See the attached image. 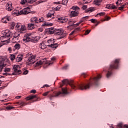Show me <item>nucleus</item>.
<instances>
[{"instance_id":"obj_48","label":"nucleus","mask_w":128,"mask_h":128,"mask_svg":"<svg viewBox=\"0 0 128 128\" xmlns=\"http://www.w3.org/2000/svg\"><path fill=\"white\" fill-rule=\"evenodd\" d=\"M90 20L91 21V22H92V23L96 22V19L92 18Z\"/></svg>"},{"instance_id":"obj_5","label":"nucleus","mask_w":128,"mask_h":128,"mask_svg":"<svg viewBox=\"0 0 128 128\" xmlns=\"http://www.w3.org/2000/svg\"><path fill=\"white\" fill-rule=\"evenodd\" d=\"M47 46H50L52 48H56L58 44H54V39H50L47 41Z\"/></svg>"},{"instance_id":"obj_4","label":"nucleus","mask_w":128,"mask_h":128,"mask_svg":"<svg viewBox=\"0 0 128 128\" xmlns=\"http://www.w3.org/2000/svg\"><path fill=\"white\" fill-rule=\"evenodd\" d=\"M54 34H56V36L61 35V38H64V36H66V32L64 31L62 29H55L54 31Z\"/></svg>"},{"instance_id":"obj_28","label":"nucleus","mask_w":128,"mask_h":128,"mask_svg":"<svg viewBox=\"0 0 128 128\" xmlns=\"http://www.w3.org/2000/svg\"><path fill=\"white\" fill-rule=\"evenodd\" d=\"M14 48L15 50H20V44H19L18 43H16L14 45Z\"/></svg>"},{"instance_id":"obj_38","label":"nucleus","mask_w":128,"mask_h":128,"mask_svg":"<svg viewBox=\"0 0 128 128\" xmlns=\"http://www.w3.org/2000/svg\"><path fill=\"white\" fill-rule=\"evenodd\" d=\"M42 26H52V23L48 24L46 22H45L44 24H42Z\"/></svg>"},{"instance_id":"obj_62","label":"nucleus","mask_w":128,"mask_h":128,"mask_svg":"<svg viewBox=\"0 0 128 128\" xmlns=\"http://www.w3.org/2000/svg\"><path fill=\"white\" fill-rule=\"evenodd\" d=\"M68 66H64V67H63V70H66L68 68Z\"/></svg>"},{"instance_id":"obj_32","label":"nucleus","mask_w":128,"mask_h":128,"mask_svg":"<svg viewBox=\"0 0 128 128\" xmlns=\"http://www.w3.org/2000/svg\"><path fill=\"white\" fill-rule=\"evenodd\" d=\"M54 15V13L48 12L46 14V18H52Z\"/></svg>"},{"instance_id":"obj_58","label":"nucleus","mask_w":128,"mask_h":128,"mask_svg":"<svg viewBox=\"0 0 128 128\" xmlns=\"http://www.w3.org/2000/svg\"><path fill=\"white\" fill-rule=\"evenodd\" d=\"M118 126V128H122V123H120Z\"/></svg>"},{"instance_id":"obj_29","label":"nucleus","mask_w":128,"mask_h":128,"mask_svg":"<svg viewBox=\"0 0 128 128\" xmlns=\"http://www.w3.org/2000/svg\"><path fill=\"white\" fill-rule=\"evenodd\" d=\"M94 10L93 8H90L86 10L85 12H94Z\"/></svg>"},{"instance_id":"obj_22","label":"nucleus","mask_w":128,"mask_h":128,"mask_svg":"<svg viewBox=\"0 0 128 128\" xmlns=\"http://www.w3.org/2000/svg\"><path fill=\"white\" fill-rule=\"evenodd\" d=\"M54 28H50L48 29V32L50 34H54Z\"/></svg>"},{"instance_id":"obj_27","label":"nucleus","mask_w":128,"mask_h":128,"mask_svg":"<svg viewBox=\"0 0 128 128\" xmlns=\"http://www.w3.org/2000/svg\"><path fill=\"white\" fill-rule=\"evenodd\" d=\"M28 30H34V24H28Z\"/></svg>"},{"instance_id":"obj_25","label":"nucleus","mask_w":128,"mask_h":128,"mask_svg":"<svg viewBox=\"0 0 128 128\" xmlns=\"http://www.w3.org/2000/svg\"><path fill=\"white\" fill-rule=\"evenodd\" d=\"M16 62H20V60H22V56L18 55L16 58Z\"/></svg>"},{"instance_id":"obj_20","label":"nucleus","mask_w":128,"mask_h":128,"mask_svg":"<svg viewBox=\"0 0 128 128\" xmlns=\"http://www.w3.org/2000/svg\"><path fill=\"white\" fill-rule=\"evenodd\" d=\"M20 36V32H16L14 34L13 40H18V36Z\"/></svg>"},{"instance_id":"obj_42","label":"nucleus","mask_w":128,"mask_h":128,"mask_svg":"<svg viewBox=\"0 0 128 128\" xmlns=\"http://www.w3.org/2000/svg\"><path fill=\"white\" fill-rule=\"evenodd\" d=\"M32 100H34V98H36V100H38V98L36 96V95H32L30 96Z\"/></svg>"},{"instance_id":"obj_31","label":"nucleus","mask_w":128,"mask_h":128,"mask_svg":"<svg viewBox=\"0 0 128 128\" xmlns=\"http://www.w3.org/2000/svg\"><path fill=\"white\" fill-rule=\"evenodd\" d=\"M88 18H90V16H86L82 18V20H81L79 22H80V24H81V22H84V20H88Z\"/></svg>"},{"instance_id":"obj_18","label":"nucleus","mask_w":128,"mask_h":128,"mask_svg":"<svg viewBox=\"0 0 128 128\" xmlns=\"http://www.w3.org/2000/svg\"><path fill=\"white\" fill-rule=\"evenodd\" d=\"M59 20V22H61V24H64V22H68V18L65 17H60L58 18Z\"/></svg>"},{"instance_id":"obj_61","label":"nucleus","mask_w":128,"mask_h":128,"mask_svg":"<svg viewBox=\"0 0 128 128\" xmlns=\"http://www.w3.org/2000/svg\"><path fill=\"white\" fill-rule=\"evenodd\" d=\"M22 96H17L16 97V100H20Z\"/></svg>"},{"instance_id":"obj_9","label":"nucleus","mask_w":128,"mask_h":128,"mask_svg":"<svg viewBox=\"0 0 128 128\" xmlns=\"http://www.w3.org/2000/svg\"><path fill=\"white\" fill-rule=\"evenodd\" d=\"M78 88L79 90H86L90 89V86L89 84L87 85H84V84H81L78 86Z\"/></svg>"},{"instance_id":"obj_50","label":"nucleus","mask_w":128,"mask_h":128,"mask_svg":"<svg viewBox=\"0 0 128 128\" xmlns=\"http://www.w3.org/2000/svg\"><path fill=\"white\" fill-rule=\"evenodd\" d=\"M30 92L31 94H36V90H30Z\"/></svg>"},{"instance_id":"obj_2","label":"nucleus","mask_w":128,"mask_h":128,"mask_svg":"<svg viewBox=\"0 0 128 128\" xmlns=\"http://www.w3.org/2000/svg\"><path fill=\"white\" fill-rule=\"evenodd\" d=\"M10 62L6 58H0V72L2 71V68L4 66H8V64Z\"/></svg>"},{"instance_id":"obj_7","label":"nucleus","mask_w":128,"mask_h":128,"mask_svg":"<svg viewBox=\"0 0 128 128\" xmlns=\"http://www.w3.org/2000/svg\"><path fill=\"white\" fill-rule=\"evenodd\" d=\"M62 82L64 84H70L72 88H76V85L72 83V80H68V79H64L62 80Z\"/></svg>"},{"instance_id":"obj_19","label":"nucleus","mask_w":128,"mask_h":128,"mask_svg":"<svg viewBox=\"0 0 128 128\" xmlns=\"http://www.w3.org/2000/svg\"><path fill=\"white\" fill-rule=\"evenodd\" d=\"M4 38H6L5 36L0 37V40L2 42H6L5 44H8L10 42V39L2 40H4Z\"/></svg>"},{"instance_id":"obj_55","label":"nucleus","mask_w":128,"mask_h":128,"mask_svg":"<svg viewBox=\"0 0 128 128\" xmlns=\"http://www.w3.org/2000/svg\"><path fill=\"white\" fill-rule=\"evenodd\" d=\"M26 99L27 100H32V97L30 96H28Z\"/></svg>"},{"instance_id":"obj_54","label":"nucleus","mask_w":128,"mask_h":128,"mask_svg":"<svg viewBox=\"0 0 128 128\" xmlns=\"http://www.w3.org/2000/svg\"><path fill=\"white\" fill-rule=\"evenodd\" d=\"M106 8H108V10H110V4L106 5Z\"/></svg>"},{"instance_id":"obj_8","label":"nucleus","mask_w":128,"mask_h":128,"mask_svg":"<svg viewBox=\"0 0 128 128\" xmlns=\"http://www.w3.org/2000/svg\"><path fill=\"white\" fill-rule=\"evenodd\" d=\"M32 34L28 33L26 34L24 36L22 40L24 42H30L32 40Z\"/></svg>"},{"instance_id":"obj_41","label":"nucleus","mask_w":128,"mask_h":128,"mask_svg":"<svg viewBox=\"0 0 128 128\" xmlns=\"http://www.w3.org/2000/svg\"><path fill=\"white\" fill-rule=\"evenodd\" d=\"M116 8H117L116 6L110 4V10H115Z\"/></svg>"},{"instance_id":"obj_37","label":"nucleus","mask_w":128,"mask_h":128,"mask_svg":"<svg viewBox=\"0 0 128 128\" xmlns=\"http://www.w3.org/2000/svg\"><path fill=\"white\" fill-rule=\"evenodd\" d=\"M126 6V4L122 5L121 6L119 7V10H124V6Z\"/></svg>"},{"instance_id":"obj_56","label":"nucleus","mask_w":128,"mask_h":128,"mask_svg":"<svg viewBox=\"0 0 128 128\" xmlns=\"http://www.w3.org/2000/svg\"><path fill=\"white\" fill-rule=\"evenodd\" d=\"M87 8H88V6L86 5L83 6L82 7V10H86Z\"/></svg>"},{"instance_id":"obj_34","label":"nucleus","mask_w":128,"mask_h":128,"mask_svg":"<svg viewBox=\"0 0 128 128\" xmlns=\"http://www.w3.org/2000/svg\"><path fill=\"white\" fill-rule=\"evenodd\" d=\"M44 22V18L41 17L40 18H38V24Z\"/></svg>"},{"instance_id":"obj_44","label":"nucleus","mask_w":128,"mask_h":128,"mask_svg":"<svg viewBox=\"0 0 128 128\" xmlns=\"http://www.w3.org/2000/svg\"><path fill=\"white\" fill-rule=\"evenodd\" d=\"M4 72H10V68H6L4 70Z\"/></svg>"},{"instance_id":"obj_64","label":"nucleus","mask_w":128,"mask_h":128,"mask_svg":"<svg viewBox=\"0 0 128 128\" xmlns=\"http://www.w3.org/2000/svg\"><path fill=\"white\" fill-rule=\"evenodd\" d=\"M124 128H128V125L125 124V125L124 126Z\"/></svg>"},{"instance_id":"obj_40","label":"nucleus","mask_w":128,"mask_h":128,"mask_svg":"<svg viewBox=\"0 0 128 128\" xmlns=\"http://www.w3.org/2000/svg\"><path fill=\"white\" fill-rule=\"evenodd\" d=\"M10 26L12 30H14V26H16V23H14V22H12L10 24Z\"/></svg>"},{"instance_id":"obj_16","label":"nucleus","mask_w":128,"mask_h":128,"mask_svg":"<svg viewBox=\"0 0 128 128\" xmlns=\"http://www.w3.org/2000/svg\"><path fill=\"white\" fill-rule=\"evenodd\" d=\"M10 20H12V18L10 16H6L2 18V22H4V24H6V22H10Z\"/></svg>"},{"instance_id":"obj_35","label":"nucleus","mask_w":128,"mask_h":128,"mask_svg":"<svg viewBox=\"0 0 128 128\" xmlns=\"http://www.w3.org/2000/svg\"><path fill=\"white\" fill-rule=\"evenodd\" d=\"M68 0H62V4H64V6H66V4H68Z\"/></svg>"},{"instance_id":"obj_60","label":"nucleus","mask_w":128,"mask_h":128,"mask_svg":"<svg viewBox=\"0 0 128 128\" xmlns=\"http://www.w3.org/2000/svg\"><path fill=\"white\" fill-rule=\"evenodd\" d=\"M120 2H122V0H118V2H116V4H120Z\"/></svg>"},{"instance_id":"obj_59","label":"nucleus","mask_w":128,"mask_h":128,"mask_svg":"<svg viewBox=\"0 0 128 128\" xmlns=\"http://www.w3.org/2000/svg\"><path fill=\"white\" fill-rule=\"evenodd\" d=\"M2 74L4 76H8V75H10V74H8L7 72H4L2 73Z\"/></svg>"},{"instance_id":"obj_10","label":"nucleus","mask_w":128,"mask_h":128,"mask_svg":"<svg viewBox=\"0 0 128 128\" xmlns=\"http://www.w3.org/2000/svg\"><path fill=\"white\" fill-rule=\"evenodd\" d=\"M30 12V8L26 7L20 10V14H28Z\"/></svg>"},{"instance_id":"obj_26","label":"nucleus","mask_w":128,"mask_h":128,"mask_svg":"<svg viewBox=\"0 0 128 128\" xmlns=\"http://www.w3.org/2000/svg\"><path fill=\"white\" fill-rule=\"evenodd\" d=\"M12 14H16V16H20V10H14Z\"/></svg>"},{"instance_id":"obj_21","label":"nucleus","mask_w":128,"mask_h":128,"mask_svg":"<svg viewBox=\"0 0 128 128\" xmlns=\"http://www.w3.org/2000/svg\"><path fill=\"white\" fill-rule=\"evenodd\" d=\"M40 48L42 50H44V48H46V44L44 41H43L40 43Z\"/></svg>"},{"instance_id":"obj_45","label":"nucleus","mask_w":128,"mask_h":128,"mask_svg":"<svg viewBox=\"0 0 128 128\" xmlns=\"http://www.w3.org/2000/svg\"><path fill=\"white\" fill-rule=\"evenodd\" d=\"M26 2H28V0H21L22 4H24Z\"/></svg>"},{"instance_id":"obj_6","label":"nucleus","mask_w":128,"mask_h":128,"mask_svg":"<svg viewBox=\"0 0 128 128\" xmlns=\"http://www.w3.org/2000/svg\"><path fill=\"white\" fill-rule=\"evenodd\" d=\"M15 28L16 30H20V32H24L26 28V26L22 25V24L20 23H17L16 25Z\"/></svg>"},{"instance_id":"obj_24","label":"nucleus","mask_w":128,"mask_h":128,"mask_svg":"<svg viewBox=\"0 0 128 128\" xmlns=\"http://www.w3.org/2000/svg\"><path fill=\"white\" fill-rule=\"evenodd\" d=\"M102 2V0H94V3L96 6H100V3Z\"/></svg>"},{"instance_id":"obj_11","label":"nucleus","mask_w":128,"mask_h":128,"mask_svg":"<svg viewBox=\"0 0 128 128\" xmlns=\"http://www.w3.org/2000/svg\"><path fill=\"white\" fill-rule=\"evenodd\" d=\"M68 94V90L66 88H62V92H59L57 93L56 94V95L54 96L56 98L58 96H64V94Z\"/></svg>"},{"instance_id":"obj_57","label":"nucleus","mask_w":128,"mask_h":128,"mask_svg":"<svg viewBox=\"0 0 128 128\" xmlns=\"http://www.w3.org/2000/svg\"><path fill=\"white\" fill-rule=\"evenodd\" d=\"M48 92H44V94L43 96H48Z\"/></svg>"},{"instance_id":"obj_49","label":"nucleus","mask_w":128,"mask_h":128,"mask_svg":"<svg viewBox=\"0 0 128 128\" xmlns=\"http://www.w3.org/2000/svg\"><path fill=\"white\" fill-rule=\"evenodd\" d=\"M104 12H100V13L97 14V16H104Z\"/></svg>"},{"instance_id":"obj_14","label":"nucleus","mask_w":128,"mask_h":128,"mask_svg":"<svg viewBox=\"0 0 128 128\" xmlns=\"http://www.w3.org/2000/svg\"><path fill=\"white\" fill-rule=\"evenodd\" d=\"M42 64H46V58L41 60H39L38 62H36L35 66H42Z\"/></svg>"},{"instance_id":"obj_33","label":"nucleus","mask_w":128,"mask_h":128,"mask_svg":"<svg viewBox=\"0 0 128 128\" xmlns=\"http://www.w3.org/2000/svg\"><path fill=\"white\" fill-rule=\"evenodd\" d=\"M100 78H102V76H100V75H98V77L94 78V80L95 82H98Z\"/></svg>"},{"instance_id":"obj_36","label":"nucleus","mask_w":128,"mask_h":128,"mask_svg":"<svg viewBox=\"0 0 128 128\" xmlns=\"http://www.w3.org/2000/svg\"><path fill=\"white\" fill-rule=\"evenodd\" d=\"M10 60H16V56H14V54H11L10 56Z\"/></svg>"},{"instance_id":"obj_52","label":"nucleus","mask_w":128,"mask_h":128,"mask_svg":"<svg viewBox=\"0 0 128 128\" xmlns=\"http://www.w3.org/2000/svg\"><path fill=\"white\" fill-rule=\"evenodd\" d=\"M28 74V70H24L23 72V74Z\"/></svg>"},{"instance_id":"obj_15","label":"nucleus","mask_w":128,"mask_h":128,"mask_svg":"<svg viewBox=\"0 0 128 128\" xmlns=\"http://www.w3.org/2000/svg\"><path fill=\"white\" fill-rule=\"evenodd\" d=\"M2 34H4V36H6V38H9L10 36V32L8 30H5L2 31Z\"/></svg>"},{"instance_id":"obj_12","label":"nucleus","mask_w":128,"mask_h":128,"mask_svg":"<svg viewBox=\"0 0 128 128\" xmlns=\"http://www.w3.org/2000/svg\"><path fill=\"white\" fill-rule=\"evenodd\" d=\"M20 68V66L18 65H14L13 67V70L15 74H20V70L18 69Z\"/></svg>"},{"instance_id":"obj_30","label":"nucleus","mask_w":128,"mask_h":128,"mask_svg":"<svg viewBox=\"0 0 128 128\" xmlns=\"http://www.w3.org/2000/svg\"><path fill=\"white\" fill-rule=\"evenodd\" d=\"M68 24H69V26H67V28H68L69 26H74V22L72 20H70L68 22Z\"/></svg>"},{"instance_id":"obj_39","label":"nucleus","mask_w":128,"mask_h":128,"mask_svg":"<svg viewBox=\"0 0 128 128\" xmlns=\"http://www.w3.org/2000/svg\"><path fill=\"white\" fill-rule=\"evenodd\" d=\"M27 2L28 4H34V2H36V0H27Z\"/></svg>"},{"instance_id":"obj_46","label":"nucleus","mask_w":128,"mask_h":128,"mask_svg":"<svg viewBox=\"0 0 128 128\" xmlns=\"http://www.w3.org/2000/svg\"><path fill=\"white\" fill-rule=\"evenodd\" d=\"M110 76H112V73L110 72H108L107 74H106V78H110Z\"/></svg>"},{"instance_id":"obj_1","label":"nucleus","mask_w":128,"mask_h":128,"mask_svg":"<svg viewBox=\"0 0 128 128\" xmlns=\"http://www.w3.org/2000/svg\"><path fill=\"white\" fill-rule=\"evenodd\" d=\"M26 58H28V62H26V64H34L36 62V56H34L31 52H29L26 54Z\"/></svg>"},{"instance_id":"obj_13","label":"nucleus","mask_w":128,"mask_h":128,"mask_svg":"<svg viewBox=\"0 0 128 128\" xmlns=\"http://www.w3.org/2000/svg\"><path fill=\"white\" fill-rule=\"evenodd\" d=\"M118 62H120V60L116 59L114 61V64L110 65V68H118Z\"/></svg>"},{"instance_id":"obj_17","label":"nucleus","mask_w":128,"mask_h":128,"mask_svg":"<svg viewBox=\"0 0 128 128\" xmlns=\"http://www.w3.org/2000/svg\"><path fill=\"white\" fill-rule=\"evenodd\" d=\"M6 10H8V12H10L12 10V3L10 2H8L6 4Z\"/></svg>"},{"instance_id":"obj_53","label":"nucleus","mask_w":128,"mask_h":128,"mask_svg":"<svg viewBox=\"0 0 128 128\" xmlns=\"http://www.w3.org/2000/svg\"><path fill=\"white\" fill-rule=\"evenodd\" d=\"M46 88H50V86L48 84H46L44 85L43 86L42 88H46Z\"/></svg>"},{"instance_id":"obj_51","label":"nucleus","mask_w":128,"mask_h":128,"mask_svg":"<svg viewBox=\"0 0 128 128\" xmlns=\"http://www.w3.org/2000/svg\"><path fill=\"white\" fill-rule=\"evenodd\" d=\"M90 30H87L86 32H85V36H86V34H90Z\"/></svg>"},{"instance_id":"obj_63","label":"nucleus","mask_w":128,"mask_h":128,"mask_svg":"<svg viewBox=\"0 0 128 128\" xmlns=\"http://www.w3.org/2000/svg\"><path fill=\"white\" fill-rule=\"evenodd\" d=\"M21 106H24L26 104V103H24V102H22L20 104Z\"/></svg>"},{"instance_id":"obj_3","label":"nucleus","mask_w":128,"mask_h":128,"mask_svg":"<svg viewBox=\"0 0 128 128\" xmlns=\"http://www.w3.org/2000/svg\"><path fill=\"white\" fill-rule=\"evenodd\" d=\"M70 16L72 18H74V16H78V12H80V8L76 6H72L70 9Z\"/></svg>"},{"instance_id":"obj_47","label":"nucleus","mask_w":128,"mask_h":128,"mask_svg":"<svg viewBox=\"0 0 128 128\" xmlns=\"http://www.w3.org/2000/svg\"><path fill=\"white\" fill-rule=\"evenodd\" d=\"M12 108H14V107H10V106H8L6 108V110H12Z\"/></svg>"},{"instance_id":"obj_43","label":"nucleus","mask_w":128,"mask_h":128,"mask_svg":"<svg viewBox=\"0 0 128 128\" xmlns=\"http://www.w3.org/2000/svg\"><path fill=\"white\" fill-rule=\"evenodd\" d=\"M60 8H62V6L60 5L58 6L56 8H55V10H60Z\"/></svg>"},{"instance_id":"obj_23","label":"nucleus","mask_w":128,"mask_h":128,"mask_svg":"<svg viewBox=\"0 0 128 128\" xmlns=\"http://www.w3.org/2000/svg\"><path fill=\"white\" fill-rule=\"evenodd\" d=\"M31 22L33 24H38V18L34 16L32 17L30 19Z\"/></svg>"}]
</instances>
